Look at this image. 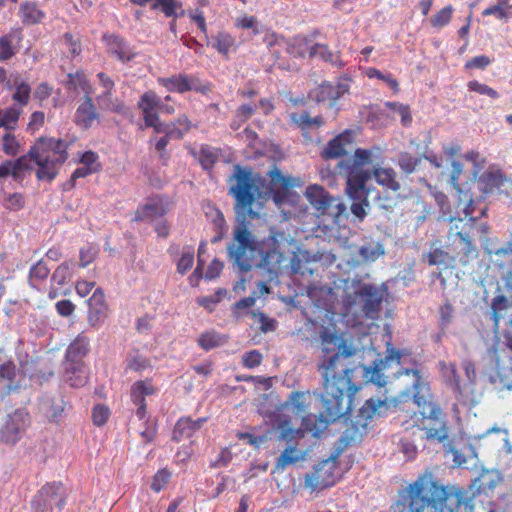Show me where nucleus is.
I'll use <instances>...</instances> for the list:
<instances>
[{
  "instance_id": "obj_1",
  "label": "nucleus",
  "mask_w": 512,
  "mask_h": 512,
  "mask_svg": "<svg viewBox=\"0 0 512 512\" xmlns=\"http://www.w3.org/2000/svg\"><path fill=\"white\" fill-rule=\"evenodd\" d=\"M319 337L323 357L318 370L322 377L321 400L325 410L322 418L310 416L304 420L308 424L314 420L317 427L313 429L316 431L341 418L346 420L353 409L352 396L359 390L351 382L353 369L346 363L354 355V349L347 345L336 330L323 328Z\"/></svg>"
},
{
  "instance_id": "obj_2",
  "label": "nucleus",
  "mask_w": 512,
  "mask_h": 512,
  "mask_svg": "<svg viewBox=\"0 0 512 512\" xmlns=\"http://www.w3.org/2000/svg\"><path fill=\"white\" fill-rule=\"evenodd\" d=\"M259 177L251 169L235 165L230 178L229 194L235 198L236 218L232 237L226 245L227 256L241 272L249 271L261 254V242L252 232L248 220L256 219L258 213L252 208L259 196Z\"/></svg>"
},
{
  "instance_id": "obj_3",
  "label": "nucleus",
  "mask_w": 512,
  "mask_h": 512,
  "mask_svg": "<svg viewBox=\"0 0 512 512\" xmlns=\"http://www.w3.org/2000/svg\"><path fill=\"white\" fill-rule=\"evenodd\" d=\"M466 491L456 486L441 484L431 471L418 476L398 494L393 512H458L465 501Z\"/></svg>"
},
{
  "instance_id": "obj_4",
  "label": "nucleus",
  "mask_w": 512,
  "mask_h": 512,
  "mask_svg": "<svg viewBox=\"0 0 512 512\" xmlns=\"http://www.w3.org/2000/svg\"><path fill=\"white\" fill-rule=\"evenodd\" d=\"M400 351L392 348L384 359L374 362L372 367H365V376L368 380L378 387H385L387 384L398 390L400 397H413L417 406H423L430 401V386L423 377L421 371L416 368H399L393 373L392 378L386 374L391 368V364L397 366L401 364Z\"/></svg>"
},
{
  "instance_id": "obj_5",
  "label": "nucleus",
  "mask_w": 512,
  "mask_h": 512,
  "mask_svg": "<svg viewBox=\"0 0 512 512\" xmlns=\"http://www.w3.org/2000/svg\"><path fill=\"white\" fill-rule=\"evenodd\" d=\"M321 398V394L319 395ZM311 401L310 391H293L290 393L287 400L276 408L271 415V423L274 429L279 431V440L287 443L297 442L305 436V432H311L314 436H318L322 433L328 425L316 431L313 429L317 427V423L312 420L306 423L304 420L310 416L315 418H322L325 410L323 402L322 410L319 415L315 414H304L307 412ZM320 401H322L320 399Z\"/></svg>"
},
{
  "instance_id": "obj_6",
  "label": "nucleus",
  "mask_w": 512,
  "mask_h": 512,
  "mask_svg": "<svg viewBox=\"0 0 512 512\" xmlns=\"http://www.w3.org/2000/svg\"><path fill=\"white\" fill-rule=\"evenodd\" d=\"M375 151H366L357 148L352 157L341 160L337 164V173L346 178V190L352 199L351 212L359 220L363 221L369 208L368 191L366 183L371 178V173L364 169L365 164L374 161Z\"/></svg>"
},
{
  "instance_id": "obj_7",
  "label": "nucleus",
  "mask_w": 512,
  "mask_h": 512,
  "mask_svg": "<svg viewBox=\"0 0 512 512\" xmlns=\"http://www.w3.org/2000/svg\"><path fill=\"white\" fill-rule=\"evenodd\" d=\"M472 199L464 208L465 216L469 217L467 221L461 218H451L450 228L447 235L446 249L454 256L457 263L465 267L477 257L478 251L472 240V232L475 226L476 218L472 217L473 209Z\"/></svg>"
},
{
  "instance_id": "obj_8",
  "label": "nucleus",
  "mask_w": 512,
  "mask_h": 512,
  "mask_svg": "<svg viewBox=\"0 0 512 512\" xmlns=\"http://www.w3.org/2000/svg\"><path fill=\"white\" fill-rule=\"evenodd\" d=\"M386 393L387 390H385L383 397L370 398L365 401L355 419L351 421L350 426L346 428L341 436L340 441L344 447L359 443L363 435L366 434L372 418L384 415L392 404L395 405V400H390Z\"/></svg>"
},
{
  "instance_id": "obj_9",
  "label": "nucleus",
  "mask_w": 512,
  "mask_h": 512,
  "mask_svg": "<svg viewBox=\"0 0 512 512\" xmlns=\"http://www.w3.org/2000/svg\"><path fill=\"white\" fill-rule=\"evenodd\" d=\"M421 410L411 415L412 426L424 431L426 438L443 442L448 438V428L445 422V415L442 409L433 403V397L430 393V401L418 406Z\"/></svg>"
},
{
  "instance_id": "obj_10",
  "label": "nucleus",
  "mask_w": 512,
  "mask_h": 512,
  "mask_svg": "<svg viewBox=\"0 0 512 512\" xmlns=\"http://www.w3.org/2000/svg\"><path fill=\"white\" fill-rule=\"evenodd\" d=\"M66 504V494L61 482H48L41 487L31 501L32 512H62Z\"/></svg>"
},
{
  "instance_id": "obj_11",
  "label": "nucleus",
  "mask_w": 512,
  "mask_h": 512,
  "mask_svg": "<svg viewBox=\"0 0 512 512\" xmlns=\"http://www.w3.org/2000/svg\"><path fill=\"white\" fill-rule=\"evenodd\" d=\"M69 144L61 139L40 138L29 150L32 160L48 161L61 166L68 159Z\"/></svg>"
},
{
  "instance_id": "obj_12",
  "label": "nucleus",
  "mask_w": 512,
  "mask_h": 512,
  "mask_svg": "<svg viewBox=\"0 0 512 512\" xmlns=\"http://www.w3.org/2000/svg\"><path fill=\"white\" fill-rule=\"evenodd\" d=\"M157 82L168 92L179 94L190 91L206 94L211 91V84L209 82H202L199 77L185 73L173 74L170 77H159Z\"/></svg>"
},
{
  "instance_id": "obj_13",
  "label": "nucleus",
  "mask_w": 512,
  "mask_h": 512,
  "mask_svg": "<svg viewBox=\"0 0 512 512\" xmlns=\"http://www.w3.org/2000/svg\"><path fill=\"white\" fill-rule=\"evenodd\" d=\"M338 467L333 460H324L314 466L310 473H307L304 486L311 492L321 491L331 487L337 482Z\"/></svg>"
},
{
  "instance_id": "obj_14",
  "label": "nucleus",
  "mask_w": 512,
  "mask_h": 512,
  "mask_svg": "<svg viewBox=\"0 0 512 512\" xmlns=\"http://www.w3.org/2000/svg\"><path fill=\"white\" fill-rule=\"evenodd\" d=\"M366 151H375L374 161L371 164H365L364 169L368 170L373 176L375 181L386 190L398 192L401 188L399 181L397 180V173L391 167H381L384 162L382 156V150L379 147H372L365 149Z\"/></svg>"
},
{
  "instance_id": "obj_15",
  "label": "nucleus",
  "mask_w": 512,
  "mask_h": 512,
  "mask_svg": "<svg viewBox=\"0 0 512 512\" xmlns=\"http://www.w3.org/2000/svg\"><path fill=\"white\" fill-rule=\"evenodd\" d=\"M305 194L310 204L322 214H325L334 206V216L338 218L346 210V205L339 198L330 196L322 186L310 185L307 187Z\"/></svg>"
},
{
  "instance_id": "obj_16",
  "label": "nucleus",
  "mask_w": 512,
  "mask_h": 512,
  "mask_svg": "<svg viewBox=\"0 0 512 512\" xmlns=\"http://www.w3.org/2000/svg\"><path fill=\"white\" fill-rule=\"evenodd\" d=\"M357 298L361 299L362 311L367 318H378L383 302V292L374 284H359L354 292Z\"/></svg>"
},
{
  "instance_id": "obj_17",
  "label": "nucleus",
  "mask_w": 512,
  "mask_h": 512,
  "mask_svg": "<svg viewBox=\"0 0 512 512\" xmlns=\"http://www.w3.org/2000/svg\"><path fill=\"white\" fill-rule=\"evenodd\" d=\"M30 424V416L26 409H16L7 415L6 421L1 428L2 438L6 442H17L21 434Z\"/></svg>"
},
{
  "instance_id": "obj_18",
  "label": "nucleus",
  "mask_w": 512,
  "mask_h": 512,
  "mask_svg": "<svg viewBox=\"0 0 512 512\" xmlns=\"http://www.w3.org/2000/svg\"><path fill=\"white\" fill-rule=\"evenodd\" d=\"M269 188L276 203H281L289 196L290 189L300 184L299 178L285 176L279 168L273 167L268 172Z\"/></svg>"
},
{
  "instance_id": "obj_19",
  "label": "nucleus",
  "mask_w": 512,
  "mask_h": 512,
  "mask_svg": "<svg viewBox=\"0 0 512 512\" xmlns=\"http://www.w3.org/2000/svg\"><path fill=\"white\" fill-rule=\"evenodd\" d=\"M75 163L79 164L80 167L76 168L71 174V186L75 185L78 179L86 178L102 170L100 156L92 150L77 153Z\"/></svg>"
},
{
  "instance_id": "obj_20",
  "label": "nucleus",
  "mask_w": 512,
  "mask_h": 512,
  "mask_svg": "<svg viewBox=\"0 0 512 512\" xmlns=\"http://www.w3.org/2000/svg\"><path fill=\"white\" fill-rule=\"evenodd\" d=\"M157 389L153 385L152 379L135 381L130 388V399L137 406L136 416L143 420L147 415L146 396L156 393Z\"/></svg>"
},
{
  "instance_id": "obj_21",
  "label": "nucleus",
  "mask_w": 512,
  "mask_h": 512,
  "mask_svg": "<svg viewBox=\"0 0 512 512\" xmlns=\"http://www.w3.org/2000/svg\"><path fill=\"white\" fill-rule=\"evenodd\" d=\"M425 258L429 266L439 267L437 278L443 285H445L446 279L443 276V272L446 270L453 271L454 269H456L458 264L454 256L450 253L448 249L445 250L437 247L429 251L425 255Z\"/></svg>"
},
{
  "instance_id": "obj_22",
  "label": "nucleus",
  "mask_w": 512,
  "mask_h": 512,
  "mask_svg": "<svg viewBox=\"0 0 512 512\" xmlns=\"http://www.w3.org/2000/svg\"><path fill=\"white\" fill-rule=\"evenodd\" d=\"M88 322L91 326H99L108 315V305L105 300V294L101 288L94 290L92 296L88 299Z\"/></svg>"
},
{
  "instance_id": "obj_23",
  "label": "nucleus",
  "mask_w": 512,
  "mask_h": 512,
  "mask_svg": "<svg viewBox=\"0 0 512 512\" xmlns=\"http://www.w3.org/2000/svg\"><path fill=\"white\" fill-rule=\"evenodd\" d=\"M347 92L348 87L345 84L336 83L333 85L329 82H323L318 87L311 90L309 96L318 103L329 101L330 104L333 105Z\"/></svg>"
},
{
  "instance_id": "obj_24",
  "label": "nucleus",
  "mask_w": 512,
  "mask_h": 512,
  "mask_svg": "<svg viewBox=\"0 0 512 512\" xmlns=\"http://www.w3.org/2000/svg\"><path fill=\"white\" fill-rule=\"evenodd\" d=\"M7 90H14L12 100L18 108H23L29 103L31 97V87L18 73L10 74L9 80L6 82Z\"/></svg>"
},
{
  "instance_id": "obj_25",
  "label": "nucleus",
  "mask_w": 512,
  "mask_h": 512,
  "mask_svg": "<svg viewBox=\"0 0 512 512\" xmlns=\"http://www.w3.org/2000/svg\"><path fill=\"white\" fill-rule=\"evenodd\" d=\"M353 142L352 133L348 130L338 134L331 139L321 152L324 160H331L342 157L347 153V147Z\"/></svg>"
},
{
  "instance_id": "obj_26",
  "label": "nucleus",
  "mask_w": 512,
  "mask_h": 512,
  "mask_svg": "<svg viewBox=\"0 0 512 512\" xmlns=\"http://www.w3.org/2000/svg\"><path fill=\"white\" fill-rule=\"evenodd\" d=\"M94 122H99V113L96 110L92 96H84L83 102L75 112V123L83 129H89Z\"/></svg>"
},
{
  "instance_id": "obj_27",
  "label": "nucleus",
  "mask_w": 512,
  "mask_h": 512,
  "mask_svg": "<svg viewBox=\"0 0 512 512\" xmlns=\"http://www.w3.org/2000/svg\"><path fill=\"white\" fill-rule=\"evenodd\" d=\"M108 52L121 62H129L135 57V52L129 47L127 42L118 35H104Z\"/></svg>"
},
{
  "instance_id": "obj_28",
  "label": "nucleus",
  "mask_w": 512,
  "mask_h": 512,
  "mask_svg": "<svg viewBox=\"0 0 512 512\" xmlns=\"http://www.w3.org/2000/svg\"><path fill=\"white\" fill-rule=\"evenodd\" d=\"M205 422L206 418H198L196 420H193L191 417L179 418L174 426L172 439L180 442L183 439L192 437Z\"/></svg>"
},
{
  "instance_id": "obj_29",
  "label": "nucleus",
  "mask_w": 512,
  "mask_h": 512,
  "mask_svg": "<svg viewBox=\"0 0 512 512\" xmlns=\"http://www.w3.org/2000/svg\"><path fill=\"white\" fill-rule=\"evenodd\" d=\"M207 46H211L220 55L228 57L232 52L238 48L236 38L225 30L218 31L212 36L211 40L207 41Z\"/></svg>"
},
{
  "instance_id": "obj_30",
  "label": "nucleus",
  "mask_w": 512,
  "mask_h": 512,
  "mask_svg": "<svg viewBox=\"0 0 512 512\" xmlns=\"http://www.w3.org/2000/svg\"><path fill=\"white\" fill-rule=\"evenodd\" d=\"M64 370L66 381L72 387H83L88 382V369L84 362H65Z\"/></svg>"
},
{
  "instance_id": "obj_31",
  "label": "nucleus",
  "mask_w": 512,
  "mask_h": 512,
  "mask_svg": "<svg viewBox=\"0 0 512 512\" xmlns=\"http://www.w3.org/2000/svg\"><path fill=\"white\" fill-rule=\"evenodd\" d=\"M17 374V367L12 360L0 364V381L5 382L1 398L10 395L20 388L21 385L17 380Z\"/></svg>"
},
{
  "instance_id": "obj_32",
  "label": "nucleus",
  "mask_w": 512,
  "mask_h": 512,
  "mask_svg": "<svg viewBox=\"0 0 512 512\" xmlns=\"http://www.w3.org/2000/svg\"><path fill=\"white\" fill-rule=\"evenodd\" d=\"M18 15L25 26L40 24L46 18V13L39 8L36 2L30 0L21 3Z\"/></svg>"
},
{
  "instance_id": "obj_33",
  "label": "nucleus",
  "mask_w": 512,
  "mask_h": 512,
  "mask_svg": "<svg viewBox=\"0 0 512 512\" xmlns=\"http://www.w3.org/2000/svg\"><path fill=\"white\" fill-rule=\"evenodd\" d=\"M137 106L142 113L143 120L150 121L151 117L158 115L161 99L155 91L148 90L140 96Z\"/></svg>"
},
{
  "instance_id": "obj_34",
  "label": "nucleus",
  "mask_w": 512,
  "mask_h": 512,
  "mask_svg": "<svg viewBox=\"0 0 512 512\" xmlns=\"http://www.w3.org/2000/svg\"><path fill=\"white\" fill-rule=\"evenodd\" d=\"M89 351V338L79 334L70 343L65 353V362H84L83 359Z\"/></svg>"
},
{
  "instance_id": "obj_35",
  "label": "nucleus",
  "mask_w": 512,
  "mask_h": 512,
  "mask_svg": "<svg viewBox=\"0 0 512 512\" xmlns=\"http://www.w3.org/2000/svg\"><path fill=\"white\" fill-rule=\"evenodd\" d=\"M22 40V31L17 29L6 35L0 36V62L11 59L16 53L17 49L14 41L19 43Z\"/></svg>"
},
{
  "instance_id": "obj_36",
  "label": "nucleus",
  "mask_w": 512,
  "mask_h": 512,
  "mask_svg": "<svg viewBox=\"0 0 512 512\" xmlns=\"http://www.w3.org/2000/svg\"><path fill=\"white\" fill-rule=\"evenodd\" d=\"M274 247L268 250H264L261 246V254L259 255V263L255 265L267 268L268 270H278L283 261V254L278 250L277 241L272 238Z\"/></svg>"
},
{
  "instance_id": "obj_37",
  "label": "nucleus",
  "mask_w": 512,
  "mask_h": 512,
  "mask_svg": "<svg viewBox=\"0 0 512 512\" xmlns=\"http://www.w3.org/2000/svg\"><path fill=\"white\" fill-rule=\"evenodd\" d=\"M511 310L512 303L504 295H498L493 298L491 303V319L495 329H498L499 322L504 320Z\"/></svg>"
},
{
  "instance_id": "obj_38",
  "label": "nucleus",
  "mask_w": 512,
  "mask_h": 512,
  "mask_svg": "<svg viewBox=\"0 0 512 512\" xmlns=\"http://www.w3.org/2000/svg\"><path fill=\"white\" fill-rule=\"evenodd\" d=\"M290 120L302 130H307L313 127L318 128L325 124L322 116L318 115L311 117L307 111L291 113Z\"/></svg>"
},
{
  "instance_id": "obj_39",
  "label": "nucleus",
  "mask_w": 512,
  "mask_h": 512,
  "mask_svg": "<svg viewBox=\"0 0 512 512\" xmlns=\"http://www.w3.org/2000/svg\"><path fill=\"white\" fill-rule=\"evenodd\" d=\"M67 84L69 88L73 90L83 91L85 96H92L93 94V87L82 70L76 71L75 73H69Z\"/></svg>"
},
{
  "instance_id": "obj_40",
  "label": "nucleus",
  "mask_w": 512,
  "mask_h": 512,
  "mask_svg": "<svg viewBox=\"0 0 512 512\" xmlns=\"http://www.w3.org/2000/svg\"><path fill=\"white\" fill-rule=\"evenodd\" d=\"M193 155L197 156L198 161L203 169L210 170L218 161L220 150L209 145H202L198 154L193 153Z\"/></svg>"
},
{
  "instance_id": "obj_41",
  "label": "nucleus",
  "mask_w": 512,
  "mask_h": 512,
  "mask_svg": "<svg viewBox=\"0 0 512 512\" xmlns=\"http://www.w3.org/2000/svg\"><path fill=\"white\" fill-rule=\"evenodd\" d=\"M21 113L22 109L17 106L0 110V128H4L6 131H13L17 126Z\"/></svg>"
},
{
  "instance_id": "obj_42",
  "label": "nucleus",
  "mask_w": 512,
  "mask_h": 512,
  "mask_svg": "<svg viewBox=\"0 0 512 512\" xmlns=\"http://www.w3.org/2000/svg\"><path fill=\"white\" fill-rule=\"evenodd\" d=\"M491 382L499 390H512V366L498 367Z\"/></svg>"
},
{
  "instance_id": "obj_43",
  "label": "nucleus",
  "mask_w": 512,
  "mask_h": 512,
  "mask_svg": "<svg viewBox=\"0 0 512 512\" xmlns=\"http://www.w3.org/2000/svg\"><path fill=\"white\" fill-rule=\"evenodd\" d=\"M227 342V337L215 331L202 333L197 343L205 351L219 347Z\"/></svg>"
},
{
  "instance_id": "obj_44",
  "label": "nucleus",
  "mask_w": 512,
  "mask_h": 512,
  "mask_svg": "<svg viewBox=\"0 0 512 512\" xmlns=\"http://www.w3.org/2000/svg\"><path fill=\"white\" fill-rule=\"evenodd\" d=\"M302 457L301 451L295 445H290L277 458L275 468L277 470H284L287 466L297 463Z\"/></svg>"
},
{
  "instance_id": "obj_45",
  "label": "nucleus",
  "mask_w": 512,
  "mask_h": 512,
  "mask_svg": "<svg viewBox=\"0 0 512 512\" xmlns=\"http://www.w3.org/2000/svg\"><path fill=\"white\" fill-rule=\"evenodd\" d=\"M181 7L182 4L178 0H154L151 4L152 10H159L168 18H177L180 15H183V10L180 14L177 13V9H181Z\"/></svg>"
},
{
  "instance_id": "obj_46",
  "label": "nucleus",
  "mask_w": 512,
  "mask_h": 512,
  "mask_svg": "<svg viewBox=\"0 0 512 512\" xmlns=\"http://www.w3.org/2000/svg\"><path fill=\"white\" fill-rule=\"evenodd\" d=\"M72 266L71 260L64 261L54 270L51 276V284H56L59 287L65 286L69 283L72 277Z\"/></svg>"
},
{
  "instance_id": "obj_47",
  "label": "nucleus",
  "mask_w": 512,
  "mask_h": 512,
  "mask_svg": "<svg viewBox=\"0 0 512 512\" xmlns=\"http://www.w3.org/2000/svg\"><path fill=\"white\" fill-rule=\"evenodd\" d=\"M50 269L47 264L41 259L33 264L29 269L28 281L31 287L36 288L39 282H43L48 278Z\"/></svg>"
},
{
  "instance_id": "obj_48",
  "label": "nucleus",
  "mask_w": 512,
  "mask_h": 512,
  "mask_svg": "<svg viewBox=\"0 0 512 512\" xmlns=\"http://www.w3.org/2000/svg\"><path fill=\"white\" fill-rule=\"evenodd\" d=\"M170 125V136H174V139H182L185 134H187L192 127V123L189 120L188 116L183 114L180 115L173 122L169 123Z\"/></svg>"
},
{
  "instance_id": "obj_49",
  "label": "nucleus",
  "mask_w": 512,
  "mask_h": 512,
  "mask_svg": "<svg viewBox=\"0 0 512 512\" xmlns=\"http://www.w3.org/2000/svg\"><path fill=\"white\" fill-rule=\"evenodd\" d=\"M33 161L38 165V169L36 172V176H37L38 180L52 181L58 175L59 168H60L59 165H56V164L48 162V161H39V160H33Z\"/></svg>"
},
{
  "instance_id": "obj_50",
  "label": "nucleus",
  "mask_w": 512,
  "mask_h": 512,
  "mask_svg": "<svg viewBox=\"0 0 512 512\" xmlns=\"http://www.w3.org/2000/svg\"><path fill=\"white\" fill-rule=\"evenodd\" d=\"M97 101L100 105V107L104 110L117 113V114H123L125 112V104L122 100L113 97V92H110L109 96L99 98V95L97 96Z\"/></svg>"
},
{
  "instance_id": "obj_51",
  "label": "nucleus",
  "mask_w": 512,
  "mask_h": 512,
  "mask_svg": "<svg viewBox=\"0 0 512 512\" xmlns=\"http://www.w3.org/2000/svg\"><path fill=\"white\" fill-rule=\"evenodd\" d=\"M167 209L165 205L160 202H150L143 206L142 213L143 215H136L135 220H142L144 217L148 218H155V217H162L166 214Z\"/></svg>"
},
{
  "instance_id": "obj_52",
  "label": "nucleus",
  "mask_w": 512,
  "mask_h": 512,
  "mask_svg": "<svg viewBox=\"0 0 512 512\" xmlns=\"http://www.w3.org/2000/svg\"><path fill=\"white\" fill-rule=\"evenodd\" d=\"M309 57L314 58L318 57L324 62L328 63H337L338 57H336L325 44L316 43L312 45L309 49Z\"/></svg>"
},
{
  "instance_id": "obj_53",
  "label": "nucleus",
  "mask_w": 512,
  "mask_h": 512,
  "mask_svg": "<svg viewBox=\"0 0 512 512\" xmlns=\"http://www.w3.org/2000/svg\"><path fill=\"white\" fill-rule=\"evenodd\" d=\"M454 8L452 5H448L439 10L434 16L430 18L432 27L440 29L448 25L452 19Z\"/></svg>"
},
{
  "instance_id": "obj_54",
  "label": "nucleus",
  "mask_w": 512,
  "mask_h": 512,
  "mask_svg": "<svg viewBox=\"0 0 512 512\" xmlns=\"http://www.w3.org/2000/svg\"><path fill=\"white\" fill-rule=\"evenodd\" d=\"M194 263V249L193 247H185L181 257L177 261V272L181 275L186 274L193 266Z\"/></svg>"
},
{
  "instance_id": "obj_55",
  "label": "nucleus",
  "mask_w": 512,
  "mask_h": 512,
  "mask_svg": "<svg viewBox=\"0 0 512 512\" xmlns=\"http://www.w3.org/2000/svg\"><path fill=\"white\" fill-rule=\"evenodd\" d=\"M421 158L413 156L410 153H401L398 159V165L406 174L413 173L420 164Z\"/></svg>"
},
{
  "instance_id": "obj_56",
  "label": "nucleus",
  "mask_w": 512,
  "mask_h": 512,
  "mask_svg": "<svg viewBox=\"0 0 512 512\" xmlns=\"http://www.w3.org/2000/svg\"><path fill=\"white\" fill-rule=\"evenodd\" d=\"M366 75L370 79L377 78L384 81L393 90L394 93H398L400 90L398 81L393 78L391 74H384L377 68L371 67L367 69Z\"/></svg>"
},
{
  "instance_id": "obj_57",
  "label": "nucleus",
  "mask_w": 512,
  "mask_h": 512,
  "mask_svg": "<svg viewBox=\"0 0 512 512\" xmlns=\"http://www.w3.org/2000/svg\"><path fill=\"white\" fill-rule=\"evenodd\" d=\"M309 41L304 37H295L289 44L288 51L294 57H305L309 54L311 46L308 45Z\"/></svg>"
},
{
  "instance_id": "obj_58",
  "label": "nucleus",
  "mask_w": 512,
  "mask_h": 512,
  "mask_svg": "<svg viewBox=\"0 0 512 512\" xmlns=\"http://www.w3.org/2000/svg\"><path fill=\"white\" fill-rule=\"evenodd\" d=\"M98 248L96 245L88 244L79 251V267L85 268L90 265L98 255Z\"/></svg>"
},
{
  "instance_id": "obj_59",
  "label": "nucleus",
  "mask_w": 512,
  "mask_h": 512,
  "mask_svg": "<svg viewBox=\"0 0 512 512\" xmlns=\"http://www.w3.org/2000/svg\"><path fill=\"white\" fill-rule=\"evenodd\" d=\"M2 151L9 156H14L18 153L19 143L12 133V131H6L2 136Z\"/></svg>"
},
{
  "instance_id": "obj_60",
  "label": "nucleus",
  "mask_w": 512,
  "mask_h": 512,
  "mask_svg": "<svg viewBox=\"0 0 512 512\" xmlns=\"http://www.w3.org/2000/svg\"><path fill=\"white\" fill-rule=\"evenodd\" d=\"M467 87L470 91L478 93L479 95H486L491 99H498L500 97L499 93L494 88L480 83L477 80L469 81Z\"/></svg>"
},
{
  "instance_id": "obj_61",
  "label": "nucleus",
  "mask_w": 512,
  "mask_h": 512,
  "mask_svg": "<svg viewBox=\"0 0 512 512\" xmlns=\"http://www.w3.org/2000/svg\"><path fill=\"white\" fill-rule=\"evenodd\" d=\"M213 214H214V217H213L212 221H213L214 227L217 231V234L212 239V243H217V242L221 241L224 237L225 229H226V220L224 218L223 213L217 208L213 209Z\"/></svg>"
},
{
  "instance_id": "obj_62",
  "label": "nucleus",
  "mask_w": 512,
  "mask_h": 512,
  "mask_svg": "<svg viewBox=\"0 0 512 512\" xmlns=\"http://www.w3.org/2000/svg\"><path fill=\"white\" fill-rule=\"evenodd\" d=\"M110 417V410L106 405L97 404L92 409V421L93 424L101 427L103 426Z\"/></svg>"
},
{
  "instance_id": "obj_63",
  "label": "nucleus",
  "mask_w": 512,
  "mask_h": 512,
  "mask_svg": "<svg viewBox=\"0 0 512 512\" xmlns=\"http://www.w3.org/2000/svg\"><path fill=\"white\" fill-rule=\"evenodd\" d=\"M171 473L167 469L159 470L153 477L151 489L160 492L169 482Z\"/></svg>"
},
{
  "instance_id": "obj_64",
  "label": "nucleus",
  "mask_w": 512,
  "mask_h": 512,
  "mask_svg": "<svg viewBox=\"0 0 512 512\" xmlns=\"http://www.w3.org/2000/svg\"><path fill=\"white\" fill-rule=\"evenodd\" d=\"M257 105L242 104L235 111L236 121L238 123H245L256 112Z\"/></svg>"
}]
</instances>
